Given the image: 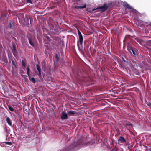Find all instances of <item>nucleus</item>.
I'll use <instances>...</instances> for the list:
<instances>
[{"label": "nucleus", "instance_id": "f03ea898", "mask_svg": "<svg viewBox=\"0 0 151 151\" xmlns=\"http://www.w3.org/2000/svg\"><path fill=\"white\" fill-rule=\"evenodd\" d=\"M78 30L79 37V41L78 42L79 43H78V46L79 49L82 50L83 48V38L80 31L78 29Z\"/></svg>", "mask_w": 151, "mask_h": 151}, {"label": "nucleus", "instance_id": "5701e85b", "mask_svg": "<svg viewBox=\"0 0 151 151\" xmlns=\"http://www.w3.org/2000/svg\"><path fill=\"white\" fill-rule=\"evenodd\" d=\"M122 59L124 62V63H127V61H126L122 57Z\"/></svg>", "mask_w": 151, "mask_h": 151}, {"label": "nucleus", "instance_id": "9d476101", "mask_svg": "<svg viewBox=\"0 0 151 151\" xmlns=\"http://www.w3.org/2000/svg\"><path fill=\"white\" fill-rule=\"evenodd\" d=\"M6 119L7 122L8 123V124L9 125L11 126L12 125V123L9 117H7Z\"/></svg>", "mask_w": 151, "mask_h": 151}, {"label": "nucleus", "instance_id": "a211bd4d", "mask_svg": "<svg viewBox=\"0 0 151 151\" xmlns=\"http://www.w3.org/2000/svg\"><path fill=\"white\" fill-rule=\"evenodd\" d=\"M8 108L9 109L12 111H14V109L13 108L11 107L10 106H8Z\"/></svg>", "mask_w": 151, "mask_h": 151}, {"label": "nucleus", "instance_id": "b1692460", "mask_svg": "<svg viewBox=\"0 0 151 151\" xmlns=\"http://www.w3.org/2000/svg\"><path fill=\"white\" fill-rule=\"evenodd\" d=\"M132 53H133V54L134 55H136V54H135V53L134 51V50H133V49H132Z\"/></svg>", "mask_w": 151, "mask_h": 151}, {"label": "nucleus", "instance_id": "7ed1b4c3", "mask_svg": "<svg viewBox=\"0 0 151 151\" xmlns=\"http://www.w3.org/2000/svg\"><path fill=\"white\" fill-rule=\"evenodd\" d=\"M108 7V5L107 4H105L104 5L101 6H99L96 8H95V11H101L104 12L106 10Z\"/></svg>", "mask_w": 151, "mask_h": 151}, {"label": "nucleus", "instance_id": "c85d7f7f", "mask_svg": "<svg viewBox=\"0 0 151 151\" xmlns=\"http://www.w3.org/2000/svg\"><path fill=\"white\" fill-rule=\"evenodd\" d=\"M127 125L130 126V124H127Z\"/></svg>", "mask_w": 151, "mask_h": 151}, {"label": "nucleus", "instance_id": "412c9836", "mask_svg": "<svg viewBox=\"0 0 151 151\" xmlns=\"http://www.w3.org/2000/svg\"><path fill=\"white\" fill-rule=\"evenodd\" d=\"M27 3H32V1L31 0H27Z\"/></svg>", "mask_w": 151, "mask_h": 151}, {"label": "nucleus", "instance_id": "423d86ee", "mask_svg": "<svg viewBox=\"0 0 151 151\" xmlns=\"http://www.w3.org/2000/svg\"><path fill=\"white\" fill-rule=\"evenodd\" d=\"M68 116L67 114L65 112L64 113L62 114L61 116V118L62 120L66 119L68 118Z\"/></svg>", "mask_w": 151, "mask_h": 151}, {"label": "nucleus", "instance_id": "393cba45", "mask_svg": "<svg viewBox=\"0 0 151 151\" xmlns=\"http://www.w3.org/2000/svg\"><path fill=\"white\" fill-rule=\"evenodd\" d=\"M147 105L149 106H151V103H149L147 104Z\"/></svg>", "mask_w": 151, "mask_h": 151}, {"label": "nucleus", "instance_id": "f3484780", "mask_svg": "<svg viewBox=\"0 0 151 151\" xmlns=\"http://www.w3.org/2000/svg\"><path fill=\"white\" fill-rule=\"evenodd\" d=\"M136 40L140 44L142 42V40L139 38H137L136 39Z\"/></svg>", "mask_w": 151, "mask_h": 151}, {"label": "nucleus", "instance_id": "20e7f679", "mask_svg": "<svg viewBox=\"0 0 151 151\" xmlns=\"http://www.w3.org/2000/svg\"><path fill=\"white\" fill-rule=\"evenodd\" d=\"M138 26H140V27L144 26L146 25V23L145 22L142 20H139L138 22Z\"/></svg>", "mask_w": 151, "mask_h": 151}, {"label": "nucleus", "instance_id": "6e6552de", "mask_svg": "<svg viewBox=\"0 0 151 151\" xmlns=\"http://www.w3.org/2000/svg\"><path fill=\"white\" fill-rule=\"evenodd\" d=\"M36 67L39 72V75L40 76L41 75V68L38 64H37Z\"/></svg>", "mask_w": 151, "mask_h": 151}, {"label": "nucleus", "instance_id": "1a4fd4ad", "mask_svg": "<svg viewBox=\"0 0 151 151\" xmlns=\"http://www.w3.org/2000/svg\"><path fill=\"white\" fill-rule=\"evenodd\" d=\"M9 28L10 29H12L13 27L15 25V23H14L13 21H11L9 24Z\"/></svg>", "mask_w": 151, "mask_h": 151}, {"label": "nucleus", "instance_id": "4be33fe9", "mask_svg": "<svg viewBox=\"0 0 151 151\" xmlns=\"http://www.w3.org/2000/svg\"><path fill=\"white\" fill-rule=\"evenodd\" d=\"M6 144L9 145H11L12 144V143L11 142H7L6 143Z\"/></svg>", "mask_w": 151, "mask_h": 151}, {"label": "nucleus", "instance_id": "9b49d317", "mask_svg": "<svg viewBox=\"0 0 151 151\" xmlns=\"http://www.w3.org/2000/svg\"><path fill=\"white\" fill-rule=\"evenodd\" d=\"M86 4L84 5L83 6H76L75 7V8L77 9H82V8H86Z\"/></svg>", "mask_w": 151, "mask_h": 151}, {"label": "nucleus", "instance_id": "dca6fc26", "mask_svg": "<svg viewBox=\"0 0 151 151\" xmlns=\"http://www.w3.org/2000/svg\"><path fill=\"white\" fill-rule=\"evenodd\" d=\"M29 79L32 81V82L34 83L36 82V81L35 79L34 78H29Z\"/></svg>", "mask_w": 151, "mask_h": 151}, {"label": "nucleus", "instance_id": "f8f14e48", "mask_svg": "<svg viewBox=\"0 0 151 151\" xmlns=\"http://www.w3.org/2000/svg\"><path fill=\"white\" fill-rule=\"evenodd\" d=\"M147 45H149V47H146L149 50L151 49V41H149L147 42Z\"/></svg>", "mask_w": 151, "mask_h": 151}, {"label": "nucleus", "instance_id": "0eeeda50", "mask_svg": "<svg viewBox=\"0 0 151 151\" xmlns=\"http://www.w3.org/2000/svg\"><path fill=\"white\" fill-rule=\"evenodd\" d=\"M118 141L121 143H123L126 142L125 138L123 137H120L118 140Z\"/></svg>", "mask_w": 151, "mask_h": 151}, {"label": "nucleus", "instance_id": "a878e982", "mask_svg": "<svg viewBox=\"0 0 151 151\" xmlns=\"http://www.w3.org/2000/svg\"><path fill=\"white\" fill-rule=\"evenodd\" d=\"M12 61V63H13V65H15V64H14V62L13 61Z\"/></svg>", "mask_w": 151, "mask_h": 151}, {"label": "nucleus", "instance_id": "4468645a", "mask_svg": "<svg viewBox=\"0 0 151 151\" xmlns=\"http://www.w3.org/2000/svg\"><path fill=\"white\" fill-rule=\"evenodd\" d=\"M29 42L30 43V44L32 46H34V43L32 41L31 39L29 38Z\"/></svg>", "mask_w": 151, "mask_h": 151}, {"label": "nucleus", "instance_id": "6ab92c4d", "mask_svg": "<svg viewBox=\"0 0 151 151\" xmlns=\"http://www.w3.org/2000/svg\"><path fill=\"white\" fill-rule=\"evenodd\" d=\"M22 65L24 67L26 66V64L24 62L23 60H22Z\"/></svg>", "mask_w": 151, "mask_h": 151}, {"label": "nucleus", "instance_id": "39448f33", "mask_svg": "<svg viewBox=\"0 0 151 151\" xmlns=\"http://www.w3.org/2000/svg\"><path fill=\"white\" fill-rule=\"evenodd\" d=\"M122 4L123 6L126 8H128L129 9H133L132 7L126 2H123Z\"/></svg>", "mask_w": 151, "mask_h": 151}, {"label": "nucleus", "instance_id": "cd10ccee", "mask_svg": "<svg viewBox=\"0 0 151 151\" xmlns=\"http://www.w3.org/2000/svg\"><path fill=\"white\" fill-rule=\"evenodd\" d=\"M56 58H58V55H56Z\"/></svg>", "mask_w": 151, "mask_h": 151}, {"label": "nucleus", "instance_id": "ddd939ff", "mask_svg": "<svg viewBox=\"0 0 151 151\" xmlns=\"http://www.w3.org/2000/svg\"><path fill=\"white\" fill-rule=\"evenodd\" d=\"M138 12H137V11L134 9H133L131 13H133L134 14V16L135 17V15L137 14Z\"/></svg>", "mask_w": 151, "mask_h": 151}, {"label": "nucleus", "instance_id": "2eb2a0df", "mask_svg": "<svg viewBox=\"0 0 151 151\" xmlns=\"http://www.w3.org/2000/svg\"><path fill=\"white\" fill-rule=\"evenodd\" d=\"M30 68L29 67H27V73L28 75L29 76L30 75Z\"/></svg>", "mask_w": 151, "mask_h": 151}, {"label": "nucleus", "instance_id": "aec40b11", "mask_svg": "<svg viewBox=\"0 0 151 151\" xmlns=\"http://www.w3.org/2000/svg\"><path fill=\"white\" fill-rule=\"evenodd\" d=\"M74 114L75 113L73 111H70L68 112V114Z\"/></svg>", "mask_w": 151, "mask_h": 151}, {"label": "nucleus", "instance_id": "f257e3e1", "mask_svg": "<svg viewBox=\"0 0 151 151\" xmlns=\"http://www.w3.org/2000/svg\"><path fill=\"white\" fill-rule=\"evenodd\" d=\"M79 144H77L76 143H71L67 145L64 148L60 151H73V148L76 147H79Z\"/></svg>", "mask_w": 151, "mask_h": 151}, {"label": "nucleus", "instance_id": "bb28decb", "mask_svg": "<svg viewBox=\"0 0 151 151\" xmlns=\"http://www.w3.org/2000/svg\"><path fill=\"white\" fill-rule=\"evenodd\" d=\"M15 51V50L14 49L13 50V52L14 53V52Z\"/></svg>", "mask_w": 151, "mask_h": 151}]
</instances>
